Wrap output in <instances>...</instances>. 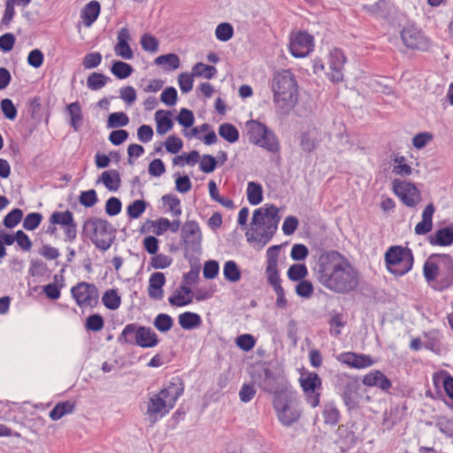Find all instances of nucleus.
Returning a JSON list of instances; mask_svg holds the SVG:
<instances>
[{"label":"nucleus","mask_w":453,"mask_h":453,"mask_svg":"<svg viewBox=\"0 0 453 453\" xmlns=\"http://www.w3.org/2000/svg\"><path fill=\"white\" fill-rule=\"evenodd\" d=\"M312 272L323 287L335 293H349L359 283L357 270L336 250H320L314 257Z\"/></svg>","instance_id":"f257e3e1"},{"label":"nucleus","mask_w":453,"mask_h":453,"mask_svg":"<svg viewBox=\"0 0 453 453\" xmlns=\"http://www.w3.org/2000/svg\"><path fill=\"white\" fill-rule=\"evenodd\" d=\"M184 389L183 380L179 377H173L159 392L148 394L144 415L150 426L152 427L174 408Z\"/></svg>","instance_id":"f03ea898"},{"label":"nucleus","mask_w":453,"mask_h":453,"mask_svg":"<svg viewBox=\"0 0 453 453\" xmlns=\"http://www.w3.org/2000/svg\"><path fill=\"white\" fill-rule=\"evenodd\" d=\"M273 103L276 111L288 114L297 101V81L290 70H281L274 73L272 81Z\"/></svg>","instance_id":"7ed1b4c3"},{"label":"nucleus","mask_w":453,"mask_h":453,"mask_svg":"<svg viewBox=\"0 0 453 453\" xmlns=\"http://www.w3.org/2000/svg\"><path fill=\"white\" fill-rule=\"evenodd\" d=\"M423 274L435 290L443 291L453 286V259L448 254H434L425 262Z\"/></svg>","instance_id":"20e7f679"},{"label":"nucleus","mask_w":453,"mask_h":453,"mask_svg":"<svg viewBox=\"0 0 453 453\" xmlns=\"http://www.w3.org/2000/svg\"><path fill=\"white\" fill-rule=\"evenodd\" d=\"M280 220L279 209L273 204H265L256 209L251 219V226H257L255 240L263 244L271 241Z\"/></svg>","instance_id":"39448f33"},{"label":"nucleus","mask_w":453,"mask_h":453,"mask_svg":"<svg viewBox=\"0 0 453 453\" xmlns=\"http://www.w3.org/2000/svg\"><path fill=\"white\" fill-rule=\"evenodd\" d=\"M273 407L279 421L285 426H290L297 422L302 414L301 401L297 393L290 389L277 392L273 398Z\"/></svg>","instance_id":"423d86ee"},{"label":"nucleus","mask_w":453,"mask_h":453,"mask_svg":"<svg viewBox=\"0 0 453 453\" xmlns=\"http://www.w3.org/2000/svg\"><path fill=\"white\" fill-rule=\"evenodd\" d=\"M82 233L95 246L104 251L110 249L115 240L116 230L106 219L92 217L85 220Z\"/></svg>","instance_id":"0eeeda50"},{"label":"nucleus","mask_w":453,"mask_h":453,"mask_svg":"<svg viewBox=\"0 0 453 453\" xmlns=\"http://www.w3.org/2000/svg\"><path fill=\"white\" fill-rule=\"evenodd\" d=\"M121 344L137 345L141 348H153L159 342L157 334L150 328L137 323L125 326L118 337Z\"/></svg>","instance_id":"6e6552de"},{"label":"nucleus","mask_w":453,"mask_h":453,"mask_svg":"<svg viewBox=\"0 0 453 453\" xmlns=\"http://www.w3.org/2000/svg\"><path fill=\"white\" fill-rule=\"evenodd\" d=\"M385 264L390 273L402 277L412 269L414 264L412 250L408 247L391 246L385 253Z\"/></svg>","instance_id":"1a4fd4ad"},{"label":"nucleus","mask_w":453,"mask_h":453,"mask_svg":"<svg viewBox=\"0 0 453 453\" xmlns=\"http://www.w3.org/2000/svg\"><path fill=\"white\" fill-rule=\"evenodd\" d=\"M250 142L269 152L277 153L280 146L274 132L258 120H249L245 124Z\"/></svg>","instance_id":"9d476101"},{"label":"nucleus","mask_w":453,"mask_h":453,"mask_svg":"<svg viewBox=\"0 0 453 453\" xmlns=\"http://www.w3.org/2000/svg\"><path fill=\"white\" fill-rule=\"evenodd\" d=\"M335 392L341 396L349 411L358 406L360 384L357 377L348 373H338L333 380Z\"/></svg>","instance_id":"9b49d317"},{"label":"nucleus","mask_w":453,"mask_h":453,"mask_svg":"<svg viewBox=\"0 0 453 453\" xmlns=\"http://www.w3.org/2000/svg\"><path fill=\"white\" fill-rule=\"evenodd\" d=\"M71 294L80 307L94 308L98 304L99 291L95 284L79 282L71 288Z\"/></svg>","instance_id":"f8f14e48"},{"label":"nucleus","mask_w":453,"mask_h":453,"mask_svg":"<svg viewBox=\"0 0 453 453\" xmlns=\"http://www.w3.org/2000/svg\"><path fill=\"white\" fill-rule=\"evenodd\" d=\"M289 51L293 57H307L314 50V37L306 31L292 32L289 35Z\"/></svg>","instance_id":"ddd939ff"},{"label":"nucleus","mask_w":453,"mask_h":453,"mask_svg":"<svg viewBox=\"0 0 453 453\" xmlns=\"http://www.w3.org/2000/svg\"><path fill=\"white\" fill-rule=\"evenodd\" d=\"M394 193L408 207H415L421 200V195L415 184L395 179L392 182Z\"/></svg>","instance_id":"4468645a"},{"label":"nucleus","mask_w":453,"mask_h":453,"mask_svg":"<svg viewBox=\"0 0 453 453\" xmlns=\"http://www.w3.org/2000/svg\"><path fill=\"white\" fill-rule=\"evenodd\" d=\"M51 225L62 226L65 233V242H73L77 237V224L74 221L73 213L69 211H55L49 218Z\"/></svg>","instance_id":"2eb2a0df"},{"label":"nucleus","mask_w":453,"mask_h":453,"mask_svg":"<svg viewBox=\"0 0 453 453\" xmlns=\"http://www.w3.org/2000/svg\"><path fill=\"white\" fill-rule=\"evenodd\" d=\"M180 238L186 250L191 251L200 250L203 235L197 221H186L180 228Z\"/></svg>","instance_id":"dca6fc26"},{"label":"nucleus","mask_w":453,"mask_h":453,"mask_svg":"<svg viewBox=\"0 0 453 453\" xmlns=\"http://www.w3.org/2000/svg\"><path fill=\"white\" fill-rule=\"evenodd\" d=\"M401 39L403 44L411 50L426 51L430 47L429 40L414 26L404 27L401 31Z\"/></svg>","instance_id":"f3484780"},{"label":"nucleus","mask_w":453,"mask_h":453,"mask_svg":"<svg viewBox=\"0 0 453 453\" xmlns=\"http://www.w3.org/2000/svg\"><path fill=\"white\" fill-rule=\"evenodd\" d=\"M261 379L262 389L273 393L274 395H277V392L286 391L288 389L285 386L284 378L278 370H272L268 367L264 368Z\"/></svg>","instance_id":"a211bd4d"},{"label":"nucleus","mask_w":453,"mask_h":453,"mask_svg":"<svg viewBox=\"0 0 453 453\" xmlns=\"http://www.w3.org/2000/svg\"><path fill=\"white\" fill-rule=\"evenodd\" d=\"M346 62V57L341 49L334 48L329 53V72L326 73L327 78L334 83L342 81L343 69Z\"/></svg>","instance_id":"6ab92c4d"},{"label":"nucleus","mask_w":453,"mask_h":453,"mask_svg":"<svg viewBox=\"0 0 453 453\" xmlns=\"http://www.w3.org/2000/svg\"><path fill=\"white\" fill-rule=\"evenodd\" d=\"M336 359L355 369H364L373 365V360L368 355L357 354L354 352H343L336 357Z\"/></svg>","instance_id":"aec40b11"},{"label":"nucleus","mask_w":453,"mask_h":453,"mask_svg":"<svg viewBox=\"0 0 453 453\" xmlns=\"http://www.w3.org/2000/svg\"><path fill=\"white\" fill-rule=\"evenodd\" d=\"M362 382L367 387H376L383 392H388L392 387L391 380L379 370H373L365 375Z\"/></svg>","instance_id":"412c9836"},{"label":"nucleus","mask_w":453,"mask_h":453,"mask_svg":"<svg viewBox=\"0 0 453 453\" xmlns=\"http://www.w3.org/2000/svg\"><path fill=\"white\" fill-rule=\"evenodd\" d=\"M118 42L114 47L115 54L124 59L130 60L134 58L133 50L128 44L130 34L127 27H122L118 33Z\"/></svg>","instance_id":"4be33fe9"},{"label":"nucleus","mask_w":453,"mask_h":453,"mask_svg":"<svg viewBox=\"0 0 453 453\" xmlns=\"http://www.w3.org/2000/svg\"><path fill=\"white\" fill-rule=\"evenodd\" d=\"M165 284V277L163 273H153L149 280L148 294L149 296L155 300H160L163 297V287Z\"/></svg>","instance_id":"5701e85b"},{"label":"nucleus","mask_w":453,"mask_h":453,"mask_svg":"<svg viewBox=\"0 0 453 453\" xmlns=\"http://www.w3.org/2000/svg\"><path fill=\"white\" fill-rule=\"evenodd\" d=\"M429 242L432 245L449 246L453 244V224L439 228L434 234L429 236Z\"/></svg>","instance_id":"b1692460"},{"label":"nucleus","mask_w":453,"mask_h":453,"mask_svg":"<svg viewBox=\"0 0 453 453\" xmlns=\"http://www.w3.org/2000/svg\"><path fill=\"white\" fill-rule=\"evenodd\" d=\"M363 8L376 18L387 19L391 12V3L389 0H378L373 4L364 5Z\"/></svg>","instance_id":"393cba45"},{"label":"nucleus","mask_w":453,"mask_h":453,"mask_svg":"<svg viewBox=\"0 0 453 453\" xmlns=\"http://www.w3.org/2000/svg\"><path fill=\"white\" fill-rule=\"evenodd\" d=\"M101 6L99 2L93 0L88 3L81 10V17L86 27H90L98 18Z\"/></svg>","instance_id":"a878e982"},{"label":"nucleus","mask_w":453,"mask_h":453,"mask_svg":"<svg viewBox=\"0 0 453 453\" xmlns=\"http://www.w3.org/2000/svg\"><path fill=\"white\" fill-rule=\"evenodd\" d=\"M171 111L165 110H158L155 113V120L157 124V133L158 134H165L173 127V122L171 119Z\"/></svg>","instance_id":"bb28decb"},{"label":"nucleus","mask_w":453,"mask_h":453,"mask_svg":"<svg viewBox=\"0 0 453 453\" xmlns=\"http://www.w3.org/2000/svg\"><path fill=\"white\" fill-rule=\"evenodd\" d=\"M154 63L158 66H162L165 72H171L180 67V58L174 53L160 55L155 58Z\"/></svg>","instance_id":"cd10ccee"},{"label":"nucleus","mask_w":453,"mask_h":453,"mask_svg":"<svg viewBox=\"0 0 453 453\" xmlns=\"http://www.w3.org/2000/svg\"><path fill=\"white\" fill-rule=\"evenodd\" d=\"M180 326L185 330H191L198 327L202 324V319L199 314L185 311L178 317Z\"/></svg>","instance_id":"c85d7f7f"},{"label":"nucleus","mask_w":453,"mask_h":453,"mask_svg":"<svg viewBox=\"0 0 453 453\" xmlns=\"http://www.w3.org/2000/svg\"><path fill=\"white\" fill-rule=\"evenodd\" d=\"M424 348L435 354L441 351V334L438 331H429L424 335Z\"/></svg>","instance_id":"c756f323"},{"label":"nucleus","mask_w":453,"mask_h":453,"mask_svg":"<svg viewBox=\"0 0 453 453\" xmlns=\"http://www.w3.org/2000/svg\"><path fill=\"white\" fill-rule=\"evenodd\" d=\"M98 181H102L110 191H116L120 186L119 173L116 170L104 171Z\"/></svg>","instance_id":"7c9ffc66"},{"label":"nucleus","mask_w":453,"mask_h":453,"mask_svg":"<svg viewBox=\"0 0 453 453\" xmlns=\"http://www.w3.org/2000/svg\"><path fill=\"white\" fill-rule=\"evenodd\" d=\"M263 187L260 183L249 181L247 185V199L251 205H257L263 201Z\"/></svg>","instance_id":"2f4dec72"},{"label":"nucleus","mask_w":453,"mask_h":453,"mask_svg":"<svg viewBox=\"0 0 453 453\" xmlns=\"http://www.w3.org/2000/svg\"><path fill=\"white\" fill-rule=\"evenodd\" d=\"M299 381L302 389H322V380L319 374L314 372L303 374Z\"/></svg>","instance_id":"473e14b6"},{"label":"nucleus","mask_w":453,"mask_h":453,"mask_svg":"<svg viewBox=\"0 0 453 453\" xmlns=\"http://www.w3.org/2000/svg\"><path fill=\"white\" fill-rule=\"evenodd\" d=\"M74 408L75 404L71 401L60 402L50 411V418L52 420H58L63 416L72 413Z\"/></svg>","instance_id":"72a5a7b5"},{"label":"nucleus","mask_w":453,"mask_h":453,"mask_svg":"<svg viewBox=\"0 0 453 453\" xmlns=\"http://www.w3.org/2000/svg\"><path fill=\"white\" fill-rule=\"evenodd\" d=\"M133 71L132 65L126 62L120 60L112 61L111 72L119 80L127 79L132 74Z\"/></svg>","instance_id":"f704fd0d"},{"label":"nucleus","mask_w":453,"mask_h":453,"mask_svg":"<svg viewBox=\"0 0 453 453\" xmlns=\"http://www.w3.org/2000/svg\"><path fill=\"white\" fill-rule=\"evenodd\" d=\"M161 200L165 206H168V211L173 217H179L181 214L180 200L176 195H165L162 196Z\"/></svg>","instance_id":"c9c22d12"},{"label":"nucleus","mask_w":453,"mask_h":453,"mask_svg":"<svg viewBox=\"0 0 453 453\" xmlns=\"http://www.w3.org/2000/svg\"><path fill=\"white\" fill-rule=\"evenodd\" d=\"M322 415L327 425L335 426L339 422L340 411L334 403H325Z\"/></svg>","instance_id":"e433bc0d"},{"label":"nucleus","mask_w":453,"mask_h":453,"mask_svg":"<svg viewBox=\"0 0 453 453\" xmlns=\"http://www.w3.org/2000/svg\"><path fill=\"white\" fill-rule=\"evenodd\" d=\"M219 134L230 143H234L239 139L238 129L230 123H223L219 127Z\"/></svg>","instance_id":"4c0bfd02"},{"label":"nucleus","mask_w":453,"mask_h":453,"mask_svg":"<svg viewBox=\"0 0 453 453\" xmlns=\"http://www.w3.org/2000/svg\"><path fill=\"white\" fill-rule=\"evenodd\" d=\"M223 274L225 279L230 282H237L242 276L237 264L233 260H228L224 264Z\"/></svg>","instance_id":"58836bf2"},{"label":"nucleus","mask_w":453,"mask_h":453,"mask_svg":"<svg viewBox=\"0 0 453 453\" xmlns=\"http://www.w3.org/2000/svg\"><path fill=\"white\" fill-rule=\"evenodd\" d=\"M111 78L103 73H92L87 79V86L91 90H99L104 88L107 82L111 81Z\"/></svg>","instance_id":"ea45409f"},{"label":"nucleus","mask_w":453,"mask_h":453,"mask_svg":"<svg viewBox=\"0 0 453 453\" xmlns=\"http://www.w3.org/2000/svg\"><path fill=\"white\" fill-rule=\"evenodd\" d=\"M67 111L71 118L70 125L75 131H77L80 123L82 120L81 109L79 102H73L68 104Z\"/></svg>","instance_id":"a19ab883"},{"label":"nucleus","mask_w":453,"mask_h":453,"mask_svg":"<svg viewBox=\"0 0 453 453\" xmlns=\"http://www.w3.org/2000/svg\"><path fill=\"white\" fill-rule=\"evenodd\" d=\"M102 302L107 309L113 311L120 306L121 298L118 295L117 290L109 289L104 294Z\"/></svg>","instance_id":"79ce46f5"},{"label":"nucleus","mask_w":453,"mask_h":453,"mask_svg":"<svg viewBox=\"0 0 453 453\" xmlns=\"http://www.w3.org/2000/svg\"><path fill=\"white\" fill-rule=\"evenodd\" d=\"M288 277L292 281H300L308 275V269L304 264H294L287 272Z\"/></svg>","instance_id":"37998d69"},{"label":"nucleus","mask_w":453,"mask_h":453,"mask_svg":"<svg viewBox=\"0 0 453 453\" xmlns=\"http://www.w3.org/2000/svg\"><path fill=\"white\" fill-rule=\"evenodd\" d=\"M193 75L196 77H203L205 79H212L216 73L217 69L213 65H208L203 63H196L192 68Z\"/></svg>","instance_id":"c03bdc74"},{"label":"nucleus","mask_w":453,"mask_h":453,"mask_svg":"<svg viewBox=\"0 0 453 453\" xmlns=\"http://www.w3.org/2000/svg\"><path fill=\"white\" fill-rule=\"evenodd\" d=\"M129 123L128 116L123 111H117L109 114L107 119L108 128L125 127Z\"/></svg>","instance_id":"a18cd8bd"},{"label":"nucleus","mask_w":453,"mask_h":453,"mask_svg":"<svg viewBox=\"0 0 453 453\" xmlns=\"http://www.w3.org/2000/svg\"><path fill=\"white\" fill-rule=\"evenodd\" d=\"M434 425L441 434L449 438H453V418L439 416L436 418Z\"/></svg>","instance_id":"49530a36"},{"label":"nucleus","mask_w":453,"mask_h":453,"mask_svg":"<svg viewBox=\"0 0 453 453\" xmlns=\"http://www.w3.org/2000/svg\"><path fill=\"white\" fill-rule=\"evenodd\" d=\"M393 173L400 176H408L411 173L412 169L411 165L405 163L403 156L396 155L394 159Z\"/></svg>","instance_id":"de8ad7c7"},{"label":"nucleus","mask_w":453,"mask_h":453,"mask_svg":"<svg viewBox=\"0 0 453 453\" xmlns=\"http://www.w3.org/2000/svg\"><path fill=\"white\" fill-rule=\"evenodd\" d=\"M22 218L23 211L19 208H15L4 216L3 224L6 228L12 229L22 220Z\"/></svg>","instance_id":"09e8293b"},{"label":"nucleus","mask_w":453,"mask_h":453,"mask_svg":"<svg viewBox=\"0 0 453 453\" xmlns=\"http://www.w3.org/2000/svg\"><path fill=\"white\" fill-rule=\"evenodd\" d=\"M234 35V27L230 23L223 22L217 26L215 36L220 42H227Z\"/></svg>","instance_id":"8fccbe9b"},{"label":"nucleus","mask_w":453,"mask_h":453,"mask_svg":"<svg viewBox=\"0 0 453 453\" xmlns=\"http://www.w3.org/2000/svg\"><path fill=\"white\" fill-rule=\"evenodd\" d=\"M173 325L172 317L165 313L158 314L154 319V326L160 332H168Z\"/></svg>","instance_id":"3c124183"},{"label":"nucleus","mask_w":453,"mask_h":453,"mask_svg":"<svg viewBox=\"0 0 453 453\" xmlns=\"http://www.w3.org/2000/svg\"><path fill=\"white\" fill-rule=\"evenodd\" d=\"M319 140L311 132L303 133L300 140V146L305 152H311L318 145Z\"/></svg>","instance_id":"603ef678"},{"label":"nucleus","mask_w":453,"mask_h":453,"mask_svg":"<svg viewBox=\"0 0 453 453\" xmlns=\"http://www.w3.org/2000/svg\"><path fill=\"white\" fill-rule=\"evenodd\" d=\"M42 219L40 212H30L25 217L22 226L27 231H33L40 226Z\"/></svg>","instance_id":"864d4df0"},{"label":"nucleus","mask_w":453,"mask_h":453,"mask_svg":"<svg viewBox=\"0 0 453 453\" xmlns=\"http://www.w3.org/2000/svg\"><path fill=\"white\" fill-rule=\"evenodd\" d=\"M265 274L267 282L273 287V290L283 288L281 286V280L280 278L278 266L266 267Z\"/></svg>","instance_id":"5fc2aeb1"},{"label":"nucleus","mask_w":453,"mask_h":453,"mask_svg":"<svg viewBox=\"0 0 453 453\" xmlns=\"http://www.w3.org/2000/svg\"><path fill=\"white\" fill-rule=\"evenodd\" d=\"M147 203L143 200H135L127 208V213L131 219H138L146 210Z\"/></svg>","instance_id":"6e6d98bb"},{"label":"nucleus","mask_w":453,"mask_h":453,"mask_svg":"<svg viewBox=\"0 0 453 453\" xmlns=\"http://www.w3.org/2000/svg\"><path fill=\"white\" fill-rule=\"evenodd\" d=\"M98 201L97 194L95 189L81 191L79 196V202L85 207H92Z\"/></svg>","instance_id":"4d7b16f0"},{"label":"nucleus","mask_w":453,"mask_h":453,"mask_svg":"<svg viewBox=\"0 0 453 453\" xmlns=\"http://www.w3.org/2000/svg\"><path fill=\"white\" fill-rule=\"evenodd\" d=\"M314 291L312 283L310 280H303L296 286V293L303 298H310Z\"/></svg>","instance_id":"13d9d810"},{"label":"nucleus","mask_w":453,"mask_h":453,"mask_svg":"<svg viewBox=\"0 0 453 453\" xmlns=\"http://www.w3.org/2000/svg\"><path fill=\"white\" fill-rule=\"evenodd\" d=\"M173 263V258L163 253L156 254L150 259V265L155 269H165Z\"/></svg>","instance_id":"bf43d9fd"},{"label":"nucleus","mask_w":453,"mask_h":453,"mask_svg":"<svg viewBox=\"0 0 453 453\" xmlns=\"http://www.w3.org/2000/svg\"><path fill=\"white\" fill-rule=\"evenodd\" d=\"M168 302L172 306L182 307L192 303V296L186 297L180 289H176L168 298Z\"/></svg>","instance_id":"052dcab7"},{"label":"nucleus","mask_w":453,"mask_h":453,"mask_svg":"<svg viewBox=\"0 0 453 453\" xmlns=\"http://www.w3.org/2000/svg\"><path fill=\"white\" fill-rule=\"evenodd\" d=\"M141 45L146 51L155 53L158 50V41L150 34H145L141 37Z\"/></svg>","instance_id":"680f3d73"},{"label":"nucleus","mask_w":453,"mask_h":453,"mask_svg":"<svg viewBox=\"0 0 453 453\" xmlns=\"http://www.w3.org/2000/svg\"><path fill=\"white\" fill-rule=\"evenodd\" d=\"M176 120L180 126L188 128L193 126L195 122V117L192 111L187 108H181L179 115L176 118Z\"/></svg>","instance_id":"e2e57ef3"},{"label":"nucleus","mask_w":453,"mask_h":453,"mask_svg":"<svg viewBox=\"0 0 453 453\" xmlns=\"http://www.w3.org/2000/svg\"><path fill=\"white\" fill-rule=\"evenodd\" d=\"M219 264L216 260H209L204 263L203 265V277L205 279L212 280L219 274Z\"/></svg>","instance_id":"0e129e2a"},{"label":"nucleus","mask_w":453,"mask_h":453,"mask_svg":"<svg viewBox=\"0 0 453 453\" xmlns=\"http://www.w3.org/2000/svg\"><path fill=\"white\" fill-rule=\"evenodd\" d=\"M47 271V265L41 259H31L29 274L34 277H42Z\"/></svg>","instance_id":"69168bd1"},{"label":"nucleus","mask_w":453,"mask_h":453,"mask_svg":"<svg viewBox=\"0 0 453 453\" xmlns=\"http://www.w3.org/2000/svg\"><path fill=\"white\" fill-rule=\"evenodd\" d=\"M104 319L100 314H92L87 318L86 328L90 331L97 332L104 327Z\"/></svg>","instance_id":"338daca9"},{"label":"nucleus","mask_w":453,"mask_h":453,"mask_svg":"<svg viewBox=\"0 0 453 453\" xmlns=\"http://www.w3.org/2000/svg\"><path fill=\"white\" fill-rule=\"evenodd\" d=\"M309 255V250L304 244L296 243L292 246L290 257L295 261H303Z\"/></svg>","instance_id":"774afa93"}]
</instances>
